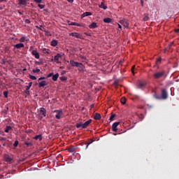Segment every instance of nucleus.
Returning a JSON list of instances; mask_svg holds the SVG:
<instances>
[{"label": "nucleus", "mask_w": 179, "mask_h": 179, "mask_svg": "<svg viewBox=\"0 0 179 179\" xmlns=\"http://www.w3.org/2000/svg\"><path fill=\"white\" fill-rule=\"evenodd\" d=\"M0 141H6V138L5 137H1Z\"/></svg>", "instance_id": "46"}, {"label": "nucleus", "mask_w": 179, "mask_h": 179, "mask_svg": "<svg viewBox=\"0 0 179 179\" xmlns=\"http://www.w3.org/2000/svg\"><path fill=\"white\" fill-rule=\"evenodd\" d=\"M33 1L36 3H41V2H43V0H33Z\"/></svg>", "instance_id": "39"}, {"label": "nucleus", "mask_w": 179, "mask_h": 179, "mask_svg": "<svg viewBox=\"0 0 179 179\" xmlns=\"http://www.w3.org/2000/svg\"><path fill=\"white\" fill-rule=\"evenodd\" d=\"M2 9H3V8H2V7H0V10H2Z\"/></svg>", "instance_id": "60"}, {"label": "nucleus", "mask_w": 179, "mask_h": 179, "mask_svg": "<svg viewBox=\"0 0 179 179\" xmlns=\"http://www.w3.org/2000/svg\"><path fill=\"white\" fill-rule=\"evenodd\" d=\"M15 48H23L24 47V45L23 43H17L14 45Z\"/></svg>", "instance_id": "16"}, {"label": "nucleus", "mask_w": 179, "mask_h": 179, "mask_svg": "<svg viewBox=\"0 0 179 179\" xmlns=\"http://www.w3.org/2000/svg\"><path fill=\"white\" fill-rule=\"evenodd\" d=\"M80 58L81 59H86V57H85V56H83V55H80Z\"/></svg>", "instance_id": "43"}, {"label": "nucleus", "mask_w": 179, "mask_h": 179, "mask_svg": "<svg viewBox=\"0 0 179 179\" xmlns=\"http://www.w3.org/2000/svg\"><path fill=\"white\" fill-rule=\"evenodd\" d=\"M118 27H119V29H122V27L120 24H118Z\"/></svg>", "instance_id": "53"}, {"label": "nucleus", "mask_w": 179, "mask_h": 179, "mask_svg": "<svg viewBox=\"0 0 179 179\" xmlns=\"http://www.w3.org/2000/svg\"><path fill=\"white\" fill-rule=\"evenodd\" d=\"M8 93H9V92H8V91H4V92H3V96H4V97H5L6 99H8Z\"/></svg>", "instance_id": "32"}, {"label": "nucleus", "mask_w": 179, "mask_h": 179, "mask_svg": "<svg viewBox=\"0 0 179 179\" xmlns=\"http://www.w3.org/2000/svg\"><path fill=\"white\" fill-rule=\"evenodd\" d=\"M69 24V26H78V27H82V24H80L78 22H71Z\"/></svg>", "instance_id": "18"}, {"label": "nucleus", "mask_w": 179, "mask_h": 179, "mask_svg": "<svg viewBox=\"0 0 179 179\" xmlns=\"http://www.w3.org/2000/svg\"><path fill=\"white\" fill-rule=\"evenodd\" d=\"M60 80L62 82H65V80H68V78L66 76H62L59 78Z\"/></svg>", "instance_id": "29"}, {"label": "nucleus", "mask_w": 179, "mask_h": 179, "mask_svg": "<svg viewBox=\"0 0 179 179\" xmlns=\"http://www.w3.org/2000/svg\"><path fill=\"white\" fill-rule=\"evenodd\" d=\"M140 3H141V6H143V0H141Z\"/></svg>", "instance_id": "50"}, {"label": "nucleus", "mask_w": 179, "mask_h": 179, "mask_svg": "<svg viewBox=\"0 0 179 179\" xmlns=\"http://www.w3.org/2000/svg\"><path fill=\"white\" fill-rule=\"evenodd\" d=\"M114 118H115V114L111 115L109 120L110 121H114Z\"/></svg>", "instance_id": "33"}, {"label": "nucleus", "mask_w": 179, "mask_h": 179, "mask_svg": "<svg viewBox=\"0 0 179 179\" xmlns=\"http://www.w3.org/2000/svg\"><path fill=\"white\" fill-rule=\"evenodd\" d=\"M90 29H96L97 27V23L92 22L91 24L89 25Z\"/></svg>", "instance_id": "19"}, {"label": "nucleus", "mask_w": 179, "mask_h": 179, "mask_svg": "<svg viewBox=\"0 0 179 179\" xmlns=\"http://www.w3.org/2000/svg\"><path fill=\"white\" fill-rule=\"evenodd\" d=\"M172 46H173V43H171L168 45V48H171Z\"/></svg>", "instance_id": "48"}, {"label": "nucleus", "mask_w": 179, "mask_h": 179, "mask_svg": "<svg viewBox=\"0 0 179 179\" xmlns=\"http://www.w3.org/2000/svg\"><path fill=\"white\" fill-rule=\"evenodd\" d=\"M25 145H27V146H29V145H30V143H25Z\"/></svg>", "instance_id": "56"}, {"label": "nucleus", "mask_w": 179, "mask_h": 179, "mask_svg": "<svg viewBox=\"0 0 179 179\" xmlns=\"http://www.w3.org/2000/svg\"><path fill=\"white\" fill-rule=\"evenodd\" d=\"M64 73H66V71H63L62 72V75H64Z\"/></svg>", "instance_id": "54"}, {"label": "nucleus", "mask_w": 179, "mask_h": 179, "mask_svg": "<svg viewBox=\"0 0 179 179\" xmlns=\"http://www.w3.org/2000/svg\"><path fill=\"white\" fill-rule=\"evenodd\" d=\"M120 102L121 104H122L123 106L125 105L127 103V99L125 97H122V99H120Z\"/></svg>", "instance_id": "24"}, {"label": "nucleus", "mask_w": 179, "mask_h": 179, "mask_svg": "<svg viewBox=\"0 0 179 179\" xmlns=\"http://www.w3.org/2000/svg\"><path fill=\"white\" fill-rule=\"evenodd\" d=\"M40 114L41 115V120H43V117H45L46 114H47V110H45V108H40Z\"/></svg>", "instance_id": "6"}, {"label": "nucleus", "mask_w": 179, "mask_h": 179, "mask_svg": "<svg viewBox=\"0 0 179 179\" xmlns=\"http://www.w3.org/2000/svg\"><path fill=\"white\" fill-rule=\"evenodd\" d=\"M17 145H19V141H15V143H13L14 148H17Z\"/></svg>", "instance_id": "38"}, {"label": "nucleus", "mask_w": 179, "mask_h": 179, "mask_svg": "<svg viewBox=\"0 0 179 179\" xmlns=\"http://www.w3.org/2000/svg\"><path fill=\"white\" fill-rule=\"evenodd\" d=\"M44 86H47V81L43 80L38 83V87H44Z\"/></svg>", "instance_id": "12"}, {"label": "nucleus", "mask_w": 179, "mask_h": 179, "mask_svg": "<svg viewBox=\"0 0 179 179\" xmlns=\"http://www.w3.org/2000/svg\"><path fill=\"white\" fill-rule=\"evenodd\" d=\"M18 5H20V6H22V5H26L27 3V1L26 0H18Z\"/></svg>", "instance_id": "22"}, {"label": "nucleus", "mask_w": 179, "mask_h": 179, "mask_svg": "<svg viewBox=\"0 0 179 179\" xmlns=\"http://www.w3.org/2000/svg\"><path fill=\"white\" fill-rule=\"evenodd\" d=\"M86 16H92V13H90V12H85V13H83L81 15V18L83 19V17H86Z\"/></svg>", "instance_id": "13"}, {"label": "nucleus", "mask_w": 179, "mask_h": 179, "mask_svg": "<svg viewBox=\"0 0 179 179\" xmlns=\"http://www.w3.org/2000/svg\"><path fill=\"white\" fill-rule=\"evenodd\" d=\"M70 3H73V0H67Z\"/></svg>", "instance_id": "52"}, {"label": "nucleus", "mask_w": 179, "mask_h": 179, "mask_svg": "<svg viewBox=\"0 0 179 179\" xmlns=\"http://www.w3.org/2000/svg\"><path fill=\"white\" fill-rule=\"evenodd\" d=\"M48 36H51V34H49Z\"/></svg>", "instance_id": "64"}, {"label": "nucleus", "mask_w": 179, "mask_h": 179, "mask_svg": "<svg viewBox=\"0 0 179 179\" xmlns=\"http://www.w3.org/2000/svg\"><path fill=\"white\" fill-rule=\"evenodd\" d=\"M115 85H118V82H117V81H115Z\"/></svg>", "instance_id": "57"}, {"label": "nucleus", "mask_w": 179, "mask_h": 179, "mask_svg": "<svg viewBox=\"0 0 179 179\" xmlns=\"http://www.w3.org/2000/svg\"><path fill=\"white\" fill-rule=\"evenodd\" d=\"M38 8H40V9H44V7H45V6L43 4H38Z\"/></svg>", "instance_id": "40"}, {"label": "nucleus", "mask_w": 179, "mask_h": 179, "mask_svg": "<svg viewBox=\"0 0 179 179\" xmlns=\"http://www.w3.org/2000/svg\"><path fill=\"white\" fill-rule=\"evenodd\" d=\"M143 20L144 22H148V20H149V16H148V15H145L143 17Z\"/></svg>", "instance_id": "35"}, {"label": "nucleus", "mask_w": 179, "mask_h": 179, "mask_svg": "<svg viewBox=\"0 0 179 179\" xmlns=\"http://www.w3.org/2000/svg\"><path fill=\"white\" fill-rule=\"evenodd\" d=\"M93 143V141L88 143L86 145V149H87V148H89V145H90V143Z\"/></svg>", "instance_id": "47"}, {"label": "nucleus", "mask_w": 179, "mask_h": 179, "mask_svg": "<svg viewBox=\"0 0 179 179\" xmlns=\"http://www.w3.org/2000/svg\"><path fill=\"white\" fill-rule=\"evenodd\" d=\"M34 139H35L36 141H37L38 139L39 141H43V136H41V134L36 135L34 137Z\"/></svg>", "instance_id": "17"}, {"label": "nucleus", "mask_w": 179, "mask_h": 179, "mask_svg": "<svg viewBox=\"0 0 179 179\" xmlns=\"http://www.w3.org/2000/svg\"><path fill=\"white\" fill-rule=\"evenodd\" d=\"M76 128H83V122H80L76 124Z\"/></svg>", "instance_id": "26"}, {"label": "nucleus", "mask_w": 179, "mask_h": 179, "mask_svg": "<svg viewBox=\"0 0 179 179\" xmlns=\"http://www.w3.org/2000/svg\"><path fill=\"white\" fill-rule=\"evenodd\" d=\"M118 125H120V122H115V123L113 124L112 131H113V132H117L118 131V129L117 128Z\"/></svg>", "instance_id": "7"}, {"label": "nucleus", "mask_w": 179, "mask_h": 179, "mask_svg": "<svg viewBox=\"0 0 179 179\" xmlns=\"http://www.w3.org/2000/svg\"><path fill=\"white\" fill-rule=\"evenodd\" d=\"M175 33H179V29H175Z\"/></svg>", "instance_id": "51"}, {"label": "nucleus", "mask_w": 179, "mask_h": 179, "mask_svg": "<svg viewBox=\"0 0 179 179\" xmlns=\"http://www.w3.org/2000/svg\"><path fill=\"white\" fill-rule=\"evenodd\" d=\"M68 151L70 152V153H73V152H75V147H70L68 148Z\"/></svg>", "instance_id": "28"}, {"label": "nucleus", "mask_w": 179, "mask_h": 179, "mask_svg": "<svg viewBox=\"0 0 179 179\" xmlns=\"http://www.w3.org/2000/svg\"><path fill=\"white\" fill-rule=\"evenodd\" d=\"M29 76L32 80H36L37 79V78L34 76L29 75Z\"/></svg>", "instance_id": "37"}, {"label": "nucleus", "mask_w": 179, "mask_h": 179, "mask_svg": "<svg viewBox=\"0 0 179 179\" xmlns=\"http://www.w3.org/2000/svg\"><path fill=\"white\" fill-rule=\"evenodd\" d=\"M167 97H168L167 90L166 89L162 90V98L167 99Z\"/></svg>", "instance_id": "10"}, {"label": "nucleus", "mask_w": 179, "mask_h": 179, "mask_svg": "<svg viewBox=\"0 0 179 179\" xmlns=\"http://www.w3.org/2000/svg\"><path fill=\"white\" fill-rule=\"evenodd\" d=\"M23 71H27V69H24Z\"/></svg>", "instance_id": "61"}, {"label": "nucleus", "mask_w": 179, "mask_h": 179, "mask_svg": "<svg viewBox=\"0 0 179 179\" xmlns=\"http://www.w3.org/2000/svg\"><path fill=\"white\" fill-rule=\"evenodd\" d=\"M43 54H50V50L46 49V48H44V49L43 50Z\"/></svg>", "instance_id": "31"}, {"label": "nucleus", "mask_w": 179, "mask_h": 179, "mask_svg": "<svg viewBox=\"0 0 179 179\" xmlns=\"http://www.w3.org/2000/svg\"><path fill=\"white\" fill-rule=\"evenodd\" d=\"M7 0H0V2H6Z\"/></svg>", "instance_id": "55"}, {"label": "nucleus", "mask_w": 179, "mask_h": 179, "mask_svg": "<svg viewBox=\"0 0 179 179\" xmlns=\"http://www.w3.org/2000/svg\"><path fill=\"white\" fill-rule=\"evenodd\" d=\"M53 113H56L55 118H57V120H61V116L63 114L62 110H55Z\"/></svg>", "instance_id": "4"}, {"label": "nucleus", "mask_w": 179, "mask_h": 179, "mask_svg": "<svg viewBox=\"0 0 179 179\" xmlns=\"http://www.w3.org/2000/svg\"><path fill=\"white\" fill-rule=\"evenodd\" d=\"M90 124H92V119L87 120V122L83 123V128L85 129L86 128H87V127H89L90 125Z\"/></svg>", "instance_id": "9"}, {"label": "nucleus", "mask_w": 179, "mask_h": 179, "mask_svg": "<svg viewBox=\"0 0 179 179\" xmlns=\"http://www.w3.org/2000/svg\"><path fill=\"white\" fill-rule=\"evenodd\" d=\"M55 62H56L57 64H61V62L59 59L55 60Z\"/></svg>", "instance_id": "49"}, {"label": "nucleus", "mask_w": 179, "mask_h": 179, "mask_svg": "<svg viewBox=\"0 0 179 179\" xmlns=\"http://www.w3.org/2000/svg\"><path fill=\"white\" fill-rule=\"evenodd\" d=\"M128 26V23H126V27Z\"/></svg>", "instance_id": "62"}, {"label": "nucleus", "mask_w": 179, "mask_h": 179, "mask_svg": "<svg viewBox=\"0 0 179 179\" xmlns=\"http://www.w3.org/2000/svg\"><path fill=\"white\" fill-rule=\"evenodd\" d=\"M54 76V73H49L48 76H47V78H51V76Z\"/></svg>", "instance_id": "42"}, {"label": "nucleus", "mask_w": 179, "mask_h": 179, "mask_svg": "<svg viewBox=\"0 0 179 179\" xmlns=\"http://www.w3.org/2000/svg\"><path fill=\"white\" fill-rule=\"evenodd\" d=\"M58 78H59V74L58 73H57L56 74L52 76V80H54L55 82H56V80H58Z\"/></svg>", "instance_id": "15"}, {"label": "nucleus", "mask_w": 179, "mask_h": 179, "mask_svg": "<svg viewBox=\"0 0 179 179\" xmlns=\"http://www.w3.org/2000/svg\"><path fill=\"white\" fill-rule=\"evenodd\" d=\"M112 21H113V20H111V18H110V17L103 19L104 23H111Z\"/></svg>", "instance_id": "23"}, {"label": "nucleus", "mask_w": 179, "mask_h": 179, "mask_svg": "<svg viewBox=\"0 0 179 179\" xmlns=\"http://www.w3.org/2000/svg\"><path fill=\"white\" fill-rule=\"evenodd\" d=\"M33 85L32 82L29 83V85L26 87V90H30V87H31V85Z\"/></svg>", "instance_id": "30"}, {"label": "nucleus", "mask_w": 179, "mask_h": 179, "mask_svg": "<svg viewBox=\"0 0 179 179\" xmlns=\"http://www.w3.org/2000/svg\"><path fill=\"white\" fill-rule=\"evenodd\" d=\"M70 65H71V66H76V68H80L83 71V69H85V66L83 65V64L75 62L73 60L70 61Z\"/></svg>", "instance_id": "2"}, {"label": "nucleus", "mask_w": 179, "mask_h": 179, "mask_svg": "<svg viewBox=\"0 0 179 179\" xmlns=\"http://www.w3.org/2000/svg\"><path fill=\"white\" fill-rule=\"evenodd\" d=\"M44 79H45V77H40V78H38V81H40V80H44Z\"/></svg>", "instance_id": "44"}, {"label": "nucleus", "mask_w": 179, "mask_h": 179, "mask_svg": "<svg viewBox=\"0 0 179 179\" xmlns=\"http://www.w3.org/2000/svg\"><path fill=\"white\" fill-rule=\"evenodd\" d=\"M37 27V29H39V30H43L42 29H41V27Z\"/></svg>", "instance_id": "58"}, {"label": "nucleus", "mask_w": 179, "mask_h": 179, "mask_svg": "<svg viewBox=\"0 0 179 179\" xmlns=\"http://www.w3.org/2000/svg\"><path fill=\"white\" fill-rule=\"evenodd\" d=\"M31 22H30V20H29V19H26L25 20V23H27V24H29Z\"/></svg>", "instance_id": "45"}, {"label": "nucleus", "mask_w": 179, "mask_h": 179, "mask_svg": "<svg viewBox=\"0 0 179 179\" xmlns=\"http://www.w3.org/2000/svg\"><path fill=\"white\" fill-rule=\"evenodd\" d=\"M134 66H133L132 69H131L132 73H134Z\"/></svg>", "instance_id": "59"}, {"label": "nucleus", "mask_w": 179, "mask_h": 179, "mask_svg": "<svg viewBox=\"0 0 179 179\" xmlns=\"http://www.w3.org/2000/svg\"><path fill=\"white\" fill-rule=\"evenodd\" d=\"M32 72L34 73H38V72H40V69H33Z\"/></svg>", "instance_id": "36"}, {"label": "nucleus", "mask_w": 179, "mask_h": 179, "mask_svg": "<svg viewBox=\"0 0 179 179\" xmlns=\"http://www.w3.org/2000/svg\"><path fill=\"white\" fill-rule=\"evenodd\" d=\"M4 160L7 163H12V160H13V158L10 157L8 155H4Z\"/></svg>", "instance_id": "8"}, {"label": "nucleus", "mask_w": 179, "mask_h": 179, "mask_svg": "<svg viewBox=\"0 0 179 179\" xmlns=\"http://www.w3.org/2000/svg\"><path fill=\"white\" fill-rule=\"evenodd\" d=\"M157 64H160V62H162V57H159L157 59Z\"/></svg>", "instance_id": "41"}, {"label": "nucleus", "mask_w": 179, "mask_h": 179, "mask_svg": "<svg viewBox=\"0 0 179 179\" xmlns=\"http://www.w3.org/2000/svg\"><path fill=\"white\" fill-rule=\"evenodd\" d=\"M94 120H101V115L99 113H95L94 115Z\"/></svg>", "instance_id": "14"}, {"label": "nucleus", "mask_w": 179, "mask_h": 179, "mask_svg": "<svg viewBox=\"0 0 179 179\" xmlns=\"http://www.w3.org/2000/svg\"><path fill=\"white\" fill-rule=\"evenodd\" d=\"M62 57V55L57 53V55L54 57V61H58V59H59V58H61Z\"/></svg>", "instance_id": "20"}, {"label": "nucleus", "mask_w": 179, "mask_h": 179, "mask_svg": "<svg viewBox=\"0 0 179 179\" xmlns=\"http://www.w3.org/2000/svg\"><path fill=\"white\" fill-rule=\"evenodd\" d=\"M20 43H24V41H26V36H22L21 37V38L20 39Z\"/></svg>", "instance_id": "34"}, {"label": "nucleus", "mask_w": 179, "mask_h": 179, "mask_svg": "<svg viewBox=\"0 0 179 179\" xmlns=\"http://www.w3.org/2000/svg\"><path fill=\"white\" fill-rule=\"evenodd\" d=\"M152 76L153 78L155 79V80L163 79V78H166V71L163 70L161 71L155 72Z\"/></svg>", "instance_id": "1"}, {"label": "nucleus", "mask_w": 179, "mask_h": 179, "mask_svg": "<svg viewBox=\"0 0 179 179\" xmlns=\"http://www.w3.org/2000/svg\"><path fill=\"white\" fill-rule=\"evenodd\" d=\"M51 45L52 47H57V45H58V41H57V40H52L51 41Z\"/></svg>", "instance_id": "21"}, {"label": "nucleus", "mask_w": 179, "mask_h": 179, "mask_svg": "<svg viewBox=\"0 0 179 179\" xmlns=\"http://www.w3.org/2000/svg\"><path fill=\"white\" fill-rule=\"evenodd\" d=\"M62 68H63V67H62V66H61V67H60V69H62Z\"/></svg>", "instance_id": "63"}, {"label": "nucleus", "mask_w": 179, "mask_h": 179, "mask_svg": "<svg viewBox=\"0 0 179 179\" xmlns=\"http://www.w3.org/2000/svg\"><path fill=\"white\" fill-rule=\"evenodd\" d=\"M12 130V127L10 126H6V129L4 130V132H6V134H8V132H9V131Z\"/></svg>", "instance_id": "25"}, {"label": "nucleus", "mask_w": 179, "mask_h": 179, "mask_svg": "<svg viewBox=\"0 0 179 179\" xmlns=\"http://www.w3.org/2000/svg\"><path fill=\"white\" fill-rule=\"evenodd\" d=\"M146 81H142L141 80H138L136 83V87L137 89H141V90H143V89H145V87H146Z\"/></svg>", "instance_id": "3"}, {"label": "nucleus", "mask_w": 179, "mask_h": 179, "mask_svg": "<svg viewBox=\"0 0 179 179\" xmlns=\"http://www.w3.org/2000/svg\"><path fill=\"white\" fill-rule=\"evenodd\" d=\"M99 8H101V9H104V10H106V9H107V6H106L104 5V3L101 2V4L99 5Z\"/></svg>", "instance_id": "27"}, {"label": "nucleus", "mask_w": 179, "mask_h": 179, "mask_svg": "<svg viewBox=\"0 0 179 179\" xmlns=\"http://www.w3.org/2000/svg\"><path fill=\"white\" fill-rule=\"evenodd\" d=\"M31 54L34 55L36 59H38L40 58V54L37 52V50H32Z\"/></svg>", "instance_id": "11"}, {"label": "nucleus", "mask_w": 179, "mask_h": 179, "mask_svg": "<svg viewBox=\"0 0 179 179\" xmlns=\"http://www.w3.org/2000/svg\"><path fill=\"white\" fill-rule=\"evenodd\" d=\"M70 36H71L72 37H76V38H80V39L83 38V36H82V34L78 32H72L70 34Z\"/></svg>", "instance_id": "5"}]
</instances>
